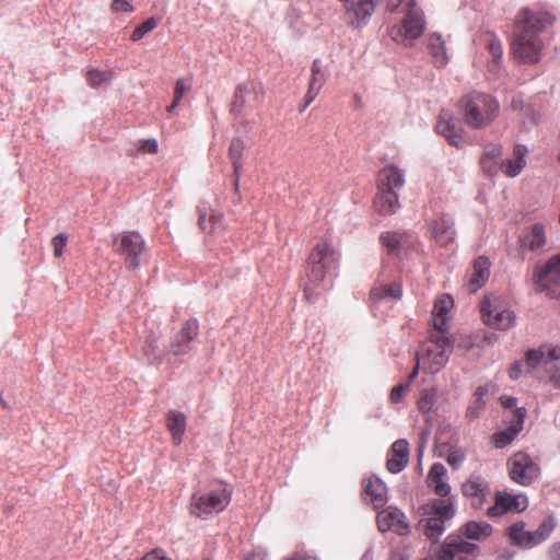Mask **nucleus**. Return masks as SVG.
<instances>
[{"instance_id": "1", "label": "nucleus", "mask_w": 560, "mask_h": 560, "mask_svg": "<svg viewBox=\"0 0 560 560\" xmlns=\"http://www.w3.org/2000/svg\"><path fill=\"white\" fill-rule=\"evenodd\" d=\"M555 21V15L548 11L523 9L515 20L516 34L511 44L513 58L521 63L539 61L542 50L539 33L552 26Z\"/></svg>"}, {"instance_id": "2", "label": "nucleus", "mask_w": 560, "mask_h": 560, "mask_svg": "<svg viewBox=\"0 0 560 560\" xmlns=\"http://www.w3.org/2000/svg\"><path fill=\"white\" fill-rule=\"evenodd\" d=\"M387 8L390 11L401 8V11L405 12L401 24L395 25L390 31L392 38L406 47L412 46L425 28L423 13L416 0H388Z\"/></svg>"}, {"instance_id": "3", "label": "nucleus", "mask_w": 560, "mask_h": 560, "mask_svg": "<svg viewBox=\"0 0 560 560\" xmlns=\"http://www.w3.org/2000/svg\"><path fill=\"white\" fill-rule=\"evenodd\" d=\"M405 186V173L394 164L386 165L378 172L377 195L374 201L376 211L392 214L399 208L398 192Z\"/></svg>"}, {"instance_id": "4", "label": "nucleus", "mask_w": 560, "mask_h": 560, "mask_svg": "<svg viewBox=\"0 0 560 560\" xmlns=\"http://www.w3.org/2000/svg\"><path fill=\"white\" fill-rule=\"evenodd\" d=\"M231 500L228 485L215 481L209 487L196 490L190 499V513L196 517L207 518L223 511Z\"/></svg>"}, {"instance_id": "5", "label": "nucleus", "mask_w": 560, "mask_h": 560, "mask_svg": "<svg viewBox=\"0 0 560 560\" xmlns=\"http://www.w3.org/2000/svg\"><path fill=\"white\" fill-rule=\"evenodd\" d=\"M453 352L450 332L429 330L428 340L422 345L421 353L417 354L423 370L431 374L440 372L448 362Z\"/></svg>"}, {"instance_id": "6", "label": "nucleus", "mask_w": 560, "mask_h": 560, "mask_svg": "<svg viewBox=\"0 0 560 560\" xmlns=\"http://www.w3.org/2000/svg\"><path fill=\"white\" fill-rule=\"evenodd\" d=\"M465 122L475 129L491 124L499 114V103L491 95L472 92L460 103Z\"/></svg>"}, {"instance_id": "7", "label": "nucleus", "mask_w": 560, "mask_h": 560, "mask_svg": "<svg viewBox=\"0 0 560 560\" xmlns=\"http://www.w3.org/2000/svg\"><path fill=\"white\" fill-rule=\"evenodd\" d=\"M455 513V503L452 498L435 499L422 508L424 517L419 525L429 539L438 540L445 530V523L451 521Z\"/></svg>"}, {"instance_id": "8", "label": "nucleus", "mask_w": 560, "mask_h": 560, "mask_svg": "<svg viewBox=\"0 0 560 560\" xmlns=\"http://www.w3.org/2000/svg\"><path fill=\"white\" fill-rule=\"evenodd\" d=\"M482 322L494 329L508 330L515 323L514 313L498 296H487L480 302Z\"/></svg>"}, {"instance_id": "9", "label": "nucleus", "mask_w": 560, "mask_h": 560, "mask_svg": "<svg viewBox=\"0 0 560 560\" xmlns=\"http://www.w3.org/2000/svg\"><path fill=\"white\" fill-rule=\"evenodd\" d=\"M338 259V253L328 243H318L310 255V282L316 285L324 281L326 273L337 267Z\"/></svg>"}, {"instance_id": "10", "label": "nucleus", "mask_w": 560, "mask_h": 560, "mask_svg": "<svg viewBox=\"0 0 560 560\" xmlns=\"http://www.w3.org/2000/svg\"><path fill=\"white\" fill-rule=\"evenodd\" d=\"M553 529L555 521L552 517L544 520L536 530H526L525 524L517 522L509 528V537L514 545L529 549L544 542Z\"/></svg>"}, {"instance_id": "11", "label": "nucleus", "mask_w": 560, "mask_h": 560, "mask_svg": "<svg viewBox=\"0 0 560 560\" xmlns=\"http://www.w3.org/2000/svg\"><path fill=\"white\" fill-rule=\"evenodd\" d=\"M113 248L125 257L129 270H135L141 265L145 244L142 236L136 232H124L113 238Z\"/></svg>"}, {"instance_id": "12", "label": "nucleus", "mask_w": 560, "mask_h": 560, "mask_svg": "<svg viewBox=\"0 0 560 560\" xmlns=\"http://www.w3.org/2000/svg\"><path fill=\"white\" fill-rule=\"evenodd\" d=\"M535 283L539 291L549 296L560 298V253L535 271Z\"/></svg>"}, {"instance_id": "13", "label": "nucleus", "mask_w": 560, "mask_h": 560, "mask_svg": "<svg viewBox=\"0 0 560 560\" xmlns=\"http://www.w3.org/2000/svg\"><path fill=\"white\" fill-rule=\"evenodd\" d=\"M511 479L522 486H528L540 472L539 466L527 453L517 452L509 459Z\"/></svg>"}, {"instance_id": "14", "label": "nucleus", "mask_w": 560, "mask_h": 560, "mask_svg": "<svg viewBox=\"0 0 560 560\" xmlns=\"http://www.w3.org/2000/svg\"><path fill=\"white\" fill-rule=\"evenodd\" d=\"M560 360V347L558 346H544L539 349H533L526 353V364L530 369H536L542 365L545 371H553Z\"/></svg>"}, {"instance_id": "15", "label": "nucleus", "mask_w": 560, "mask_h": 560, "mask_svg": "<svg viewBox=\"0 0 560 560\" xmlns=\"http://www.w3.org/2000/svg\"><path fill=\"white\" fill-rule=\"evenodd\" d=\"M377 526L383 533L394 530L398 535H406L409 533V525L406 521L405 514L395 506H388L377 514Z\"/></svg>"}, {"instance_id": "16", "label": "nucleus", "mask_w": 560, "mask_h": 560, "mask_svg": "<svg viewBox=\"0 0 560 560\" xmlns=\"http://www.w3.org/2000/svg\"><path fill=\"white\" fill-rule=\"evenodd\" d=\"M436 130L452 145L459 147L465 142L464 129L460 122L447 110L441 112Z\"/></svg>"}, {"instance_id": "17", "label": "nucleus", "mask_w": 560, "mask_h": 560, "mask_svg": "<svg viewBox=\"0 0 560 560\" xmlns=\"http://www.w3.org/2000/svg\"><path fill=\"white\" fill-rule=\"evenodd\" d=\"M362 497L374 509H381L387 503V488L378 477H366L362 481Z\"/></svg>"}, {"instance_id": "18", "label": "nucleus", "mask_w": 560, "mask_h": 560, "mask_svg": "<svg viewBox=\"0 0 560 560\" xmlns=\"http://www.w3.org/2000/svg\"><path fill=\"white\" fill-rule=\"evenodd\" d=\"M345 8L346 15L353 26H360L374 12V0H339Z\"/></svg>"}, {"instance_id": "19", "label": "nucleus", "mask_w": 560, "mask_h": 560, "mask_svg": "<svg viewBox=\"0 0 560 560\" xmlns=\"http://www.w3.org/2000/svg\"><path fill=\"white\" fill-rule=\"evenodd\" d=\"M259 85L254 82H246L237 88L232 110L241 114L246 107H254L260 100Z\"/></svg>"}, {"instance_id": "20", "label": "nucleus", "mask_w": 560, "mask_h": 560, "mask_svg": "<svg viewBox=\"0 0 560 560\" xmlns=\"http://www.w3.org/2000/svg\"><path fill=\"white\" fill-rule=\"evenodd\" d=\"M463 492L470 498L475 509H481L490 490L488 482L482 477L474 475L463 485Z\"/></svg>"}, {"instance_id": "21", "label": "nucleus", "mask_w": 560, "mask_h": 560, "mask_svg": "<svg viewBox=\"0 0 560 560\" xmlns=\"http://www.w3.org/2000/svg\"><path fill=\"white\" fill-rule=\"evenodd\" d=\"M198 335V324L196 320L187 322L182 330L176 335L171 345V352L174 355H183L188 353L192 347L191 342Z\"/></svg>"}, {"instance_id": "22", "label": "nucleus", "mask_w": 560, "mask_h": 560, "mask_svg": "<svg viewBox=\"0 0 560 560\" xmlns=\"http://www.w3.org/2000/svg\"><path fill=\"white\" fill-rule=\"evenodd\" d=\"M199 226L208 234H217L223 231L224 224L222 215L215 212L210 205L203 202L198 207Z\"/></svg>"}, {"instance_id": "23", "label": "nucleus", "mask_w": 560, "mask_h": 560, "mask_svg": "<svg viewBox=\"0 0 560 560\" xmlns=\"http://www.w3.org/2000/svg\"><path fill=\"white\" fill-rule=\"evenodd\" d=\"M431 237L440 246H446L455 240L456 231L452 218L443 215L434 221L430 229Z\"/></svg>"}, {"instance_id": "24", "label": "nucleus", "mask_w": 560, "mask_h": 560, "mask_svg": "<svg viewBox=\"0 0 560 560\" xmlns=\"http://www.w3.org/2000/svg\"><path fill=\"white\" fill-rule=\"evenodd\" d=\"M502 164L503 158L501 145L495 143L487 145L480 158L482 171L490 176H494L502 170Z\"/></svg>"}, {"instance_id": "25", "label": "nucleus", "mask_w": 560, "mask_h": 560, "mask_svg": "<svg viewBox=\"0 0 560 560\" xmlns=\"http://www.w3.org/2000/svg\"><path fill=\"white\" fill-rule=\"evenodd\" d=\"M409 460V444L406 440L400 439L393 443L390 456L387 459V468L393 474L400 472Z\"/></svg>"}, {"instance_id": "26", "label": "nucleus", "mask_w": 560, "mask_h": 560, "mask_svg": "<svg viewBox=\"0 0 560 560\" xmlns=\"http://www.w3.org/2000/svg\"><path fill=\"white\" fill-rule=\"evenodd\" d=\"M452 306L453 300L448 295H443L436 300L432 310V327L430 330H443L444 332H450L447 322Z\"/></svg>"}, {"instance_id": "27", "label": "nucleus", "mask_w": 560, "mask_h": 560, "mask_svg": "<svg viewBox=\"0 0 560 560\" xmlns=\"http://www.w3.org/2000/svg\"><path fill=\"white\" fill-rule=\"evenodd\" d=\"M447 470L443 464L435 463L432 465L429 475L428 483L434 490L435 494L444 498L451 492V487L446 482Z\"/></svg>"}, {"instance_id": "28", "label": "nucleus", "mask_w": 560, "mask_h": 560, "mask_svg": "<svg viewBox=\"0 0 560 560\" xmlns=\"http://www.w3.org/2000/svg\"><path fill=\"white\" fill-rule=\"evenodd\" d=\"M528 150L523 144H516L513 150V158L504 160L502 164V172L508 177H516L526 165V155Z\"/></svg>"}, {"instance_id": "29", "label": "nucleus", "mask_w": 560, "mask_h": 560, "mask_svg": "<svg viewBox=\"0 0 560 560\" xmlns=\"http://www.w3.org/2000/svg\"><path fill=\"white\" fill-rule=\"evenodd\" d=\"M441 395L439 388L434 385H422L419 392L418 408L424 413H433L439 409V399Z\"/></svg>"}, {"instance_id": "30", "label": "nucleus", "mask_w": 560, "mask_h": 560, "mask_svg": "<svg viewBox=\"0 0 560 560\" xmlns=\"http://www.w3.org/2000/svg\"><path fill=\"white\" fill-rule=\"evenodd\" d=\"M520 245L522 248L530 250H540L546 245L545 229L541 224L536 223L532 229L520 237Z\"/></svg>"}, {"instance_id": "31", "label": "nucleus", "mask_w": 560, "mask_h": 560, "mask_svg": "<svg viewBox=\"0 0 560 560\" xmlns=\"http://www.w3.org/2000/svg\"><path fill=\"white\" fill-rule=\"evenodd\" d=\"M490 261L488 258L480 256L474 261L472 273L469 279L470 291L481 288L489 279Z\"/></svg>"}, {"instance_id": "32", "label": "nucleus", "mask_w": 560, "mask_h": 560, "mask_svg": "<svg viewBox=\"0 0 560 560\" xmlns=\"http://www.w3.org/2000/svg\"><path fill=\"white\" fill-rule=\"evenodd\" d=\"M428 48L436 67H444L448 62L445 43L440 34L429 36Z\"/></svg>"}, {"instance_id": "33", "label": "nucleus", "mask_w": 560, "mask_h": 560, "mask_svg": "<svg viewBox=\"0 0 560 560\" xmlns=\"http://www.w3.org/2000/svg\"><path fill=\"white\" fill-rule=\"evenodd\" d=\"M245 149V144L242 139L234 138L231 141L230 148H229V156L233 166V173H234V186L235 189H238V180L241 175V168H242V156Z\"/></svg>"}, {"instance_id": "34", "label": "nucleus", "mask_w": 560, "mask_h": 560, "mask_svg": "<svg viewBox=\"0 0 560 560\" xmlns=\"http://www.w3.org/2000/svg\"><path fill=\"white\" fill-rule=\"evenodd\" d=\"M167 428L175 444H179L186 430V418L182 412L171 411L167 417Z\"/></svg>"}, {"instance_id": "35", "label": "nucleus", "mask_w": 560, "mask_h": 560, "mask_svg": "<svg viewBox=\"0 0 560 560\" xmlns=\"http://www.w3.org/2000/svg\"><path fill=\"white\" fill-rule=\"evenodd\" d=\"M462 533L468 539L481 540L491 535L492 528L485 522H468Z\"/></svg>"}, {"instance_id": "36", "label": "nucleus", "mask_w": 560, "mask_h": 560, "mask_svg": "<svg viewBox=\"0 0 560 560\" xmlns=\"http://www.w3.org/2000/svg\"><path fill=\"white\" fill-rule=\"evenodd\" d=\"M371 296L373 300H385L397 301L401 296L400 285L393 284H380L371 290Z\"/></svg>"}, {"instance_id": "37", "label": "nucleus", "mask_w": 560, "mask_h": 560, "mask_svg": "<svg viewBox=\"0 0 560 560\" xmlns=\"http://www.w3.org/2000/svg\"><path fill=\"white\" fill-rule=\"evenodd\" d=\"M381 241L389 254H396L406 246L407 236L398 233H384L381 235Z\"/></svg>"}, {"instance_id": "38", "label": "nucleus", "mask_w": 560, "mask_h": 560, "mask_svg": "<svg viewBox=\"0 0 560 560\" xmlns=\"http://www.w3.org/2000/svg\"><path fill=\"white\" fill-rule=\"evenodd\" d=\"M505 499H511V495L508 493H498L494 505L488 509V515L495 517L513 511V503Z\"/></svg>"}, {"instance_id": "39", "label": "nucleus", "mask_w": 560, "mask_h": 560, "mask_svg": "<svg viewBox=\"0 0 560 560\" xmlns=\"http://www.w3.org/2000/svg\"><path fill=\"white\" fill-rule=\"evenodd\" d=\"M311 70L312 77L308 89H315V91L320 92L324 83L326 82V73L323 70L322 62L319 60H314Z\"/></svg>"}, {"instance_id": "40", "label": "nucleus", "mask_w": 560, "mask_h": 560, "mask_svg": "<svg viewBox=\"0 0 560 560\" xmlns=\"http://www.w3.org/2000/svg\"><path fill=\"white\" fill-rule=\"evenodd\" d=\"M485 45L492 57V67H494L502 57V45L500 40L491 34L486 35Z\"/></svg>"}, {"instance_id": "41", "label": "nucleus", "mask_w": 560, "mask_h": 560, "mask_svg": "<svg viewBox=\"0 0 560 560\" xmlns=\"http://www.w3.org/2000/svg\"><path fill=\"white\" fill-rule=\"evenodd\" d=\"M190 82L186 79H179L177 80L174 89V101L172 104L167 107V112L172 113L180 103L182 97L184 94L190 90Z\"/></svg>"}, {"instance_id": "42", "label": "nucleus", "mask_w": 560, "mask_h": 560, "mask_svg": "<svg viewBox=\"0 0 560 560\" xmlns=\"http://www.w3.org/2000/svg\"><path fill=\"white\" fill-rule=\"evenodd\" d=\"M89 84L93 88L107 84L112 81V73L98 69H91L88 72Z\"/></svg>"}, {"instance_id": "43", "label": "nucleus", "mask_w": 560, "mask_h": 560, "mask_svg": "<svg viewBox=\"0 0 560 560\" xmlns=\"http://www.w3.org/2000/svg\"><path fill=\"white\" fill-rule=\"evenodd\" d=\"M158 25V21L154 18H150L143 23H141L138 27L135 28V31L131 34V40L138 42L140 40L145 34L154 30Z\"/></svg>"}, {"instance_id": "44", "label": "nucleus", "mask_w": 560, "mask_h": 560, "mask_svg": "<svg viewBox=\"0 0 560 560\" xmlns=\"http://www.w3.org/2000/svg\"><path fill=\"white\" fill-rule=\"evenodd\" d=\"M526 417L525 408H515L513 411V419L509 425V429L512 430L516 435L523 430L524 420Z\"/></svg>"}, {"instance_id": "45", "label": "nucleus", "mask_w": 560, "mask_h": 560, "mask_svg": "<svg viewBox=\"0 0 560 560\" xmlns=\"http://www.w3.org/2000/svg\"><path fill=\"white\" fill-rule=\"evenodd\" d=\"M515 436L516 434L508 428L506 430L493 435V443L495 447L503 448L509 445L515 439Z\"/></svg>"}, {"instance_id": "46", "label": "nucleus", "mask_w": 560, "mask_h": 560, "mask_svg": "<svg viewBox=\"0 0 560 560\" xmlns=\"http://www.w3.org/2000/svg\"><path fill=\"white\" fill-rule=\"evenodd\" d=\"M485 406H486L485 400H477L472 397V400L470 401V404L467 407L466 417L469 420H474V419L478 418L481 410L485 408Z\"/></svg>"}, {"instance_id": "47", "label": "nucleus", "mask_w": 560, "mask_h": 560, "mask_svg": "<svg viewBox=\"0 0 560 560\" xmlns=\"http://www.w3.org/2000/svg\"><path fill=\"white\" fill-rule=\"evenodd\" d=\"M455 553L462 552V553H471L476 549V545L467 542L460 538L450 540Z\"/></svg>"}, {"instance_id": "48", "label": "nucleus", "mask_w": 560, "mask_h": 560, "mask_svg": "<svg viewBox=\"0 0 560 560\" xmlns=\"http://www.w3.org/2000/svg\"><path fill=\"white\" fill-rule=\"evenodd\" d=\"M67 235L63 233H60L52 238L51 244L54 247V255L56 257H60L62 255L63 248L67 245Z\"/></svg>"}, {"instance_id": "49", "label": "nucleus", "mask_w": 560, "mask_h": 560, "mask_svg": "<svg viewBox=\"0 0 560 560\" xmlns=\"http://www.w3.org/2000/svg\"><path fill=\"white\" fill-rule=\"evenodd\" d=\"M508 500L513 503V511L515 512L524 511L528 505V500L523 494L511 495V499Z\"/></svg>"}, {"instance_id": "50", "label": "nucleus", "mask_w": 560, "mask_h": 560, "mask_svg": "<svg viewBox=\"0 0 560 560\" xmlns=\"http://www.w3.org/2000/svg\"><path fill=\"white\" fill-rule=\"evenodd\" d=\"M465 459V454L462 450H453L447 456V463L453 467H458Z\"/></svg>"}, {"instance_id": "51", "label": "nucleus", "mask_w": 560, "mask_h": 560, "mask_svg": "<svg viewBox=\"0 0 560 560\" xmlns=\"http://www.w3.org/2000/svg\"><path fill=\"white\" fill-rule=\"evenodd\" d=\"M455 557L454 548L448 541L439 551L436 560H453Z\"/></svg>"}, {"instance_id": "52", "label": "nucleus", "mask_w": 560, "mask_h": 560, "mask_svg": "<svg viewBox=\"0 0 560 560\" xmlns=\"http://www.w3.org/2000/svg\"><path fill=\"white\" fill-rule=\"evenodd\" d=\"M112 9L115 12H132V5L126 0H114L112 2Z\"/></svg>"}, {"instance_id": "53", "label": "nucleus", "mask_w": 560, "mask_h": 560, "mask_svg": "<svg viewBox=\"0 0 560 560\" xmlns=\"http://www.w3.org/2000/svg\"><path fill=\"white\" fill-rule=\"evenodd\" d=\"M158 141L155 139L143 140L140 144V150L144 153H155L158 151Z\"/></svg>"}, {"instance_id": "54", "label": "nucleus", "mask_w": 560, "mask_h": 560, "mask_svg": "<svg viewBox=\"0 0 560 560\" xmlns=\"http://www.w3.org/2000/svg\"><path fill=\"white\" fill-rule=\"evenodd\" d=\"M478 339H479V334L475 335V336L465 337L458 343V347L465 349L466 351H468L472 347H475V345L477 343Z\"/></svg>"}, {"instance_id": "55", "label": "nucleus", "mask_w": 560, "mask_h": 560, "mask_svg": "<svg viewBox=\"0 0 560 560\" xmlns=\"http://www.w3.org/2000/svg\"><path fill=\"white\" fill-rule=\"evenodd\" d=\"M142 560H172L171 558L166 557L165 552L162 550H152L148 552Z\"/></svg>"}, {"instance_id": "56", "label": "nucleus", "mask_w": 560, "mask_h": 560, "mask_svg": "<svg viewBox=\"0 0 560 560\" xmlns=\"http://www.w3.org/2000/svg\"><path fill=\"white\" fill-rule=\"evenodd\" d=\"M319 92L315 91V89H308L305 95L304 104L301 106L300 112H304L316 98Z\"/></svg>"}, {"instance_id": "57", "label": "nucleus", "mask_w": 560, "mask_h": 560, "mask_svg": "<svg viewBox=\"0 0 560 560\" xmlns=\"http://www.w3.org/2000/svg\"><path fill=\"white\" fill-rule=\"evenodd\" d=\"M546 373L549 375V380L552 385L556 388H560V365L558 364L553 371H546Z\"/></svg>"}, {"instance_id": "58", "label": "nucleus", "mask_w": 560, "mask_h": 560, "mask_svg": "<svg viewBox=\"0 0 560 560\" xmlns=\"http://www.w3.org/2000/svg\"><path fill=\"white\" fill-rule=\"evenodd\" d=\"M407 387L404 384L395 386L390 392V399L393 402H398Z\"/></svg>"}, {"instance_id": "59", "label": "nucleus", "mask_w": 560, "mask_h": 560, "mask_svg": "<svg viewBox=\"0 0 560 560\" xmlns=\"http://www.w3.org/2000/svg\"><path fill=\"white\" fill-rule=\"evenodd\" d=\"M490 386L489 385H482L476 388L474 393V398L477 400H483L485 396L489 394Z\"/></svg>"}, {"instance_id": "60", "label": "nucleus", "mask_w": 560, "mask_h": 560, "mask_svg": "<svg viewBox=\"0 0 560 560\" xmlns=\"http://www.w3.org/2000/svg\"><path fill=\"white\" fill-rule=\"evenodd\" d=\"M480 337L482 341L487 345H493L499 339V336L494 332H482L481 335H479V338Z\"/></svg>"}, {"instance_id": "61", "label": "nucleus", "mask_w": 560, "mask_h": 560, "mask_svg": "<svg viewBox=\"0 0 560 560\" xmlns=\"http://www.w3.org/2000/svg\"><path fill=\"white\" fill-rule=\"evenodd\" d=\"M523 364L522 362H515L510 369V377L517 380L521 376Z\"/></svg>"}, {"instance_id": "62", "label": "nucleus", "mask_w": 560, "mask_h": 560, "mask_svg": "<svg viewBox=\"0 0 560 560\" xmlns=\"http://www.w3.org/2000/svg\"><path fill=\"white\" fill-rule=\"evenodd\" d=\"M500 402L504 408H514L516 406V398L512 396H501Z\"/></svg>"}, {"instance_id": "63", "label": "nucleus", "mask_w": 560, "mask_h": 560, "mask_svg": "<svg viewBox=\"0 0 560 560\" xmlns=\"http://www.w3.org/2000/svg\"><path fill=\"white\" fill-rule=\"evenodd\" d=\"M421 361L420 359H417V364L413 369V371L409 374L408 378H407V382L406 384H404L407 388L410 386V384L415 381V378L418 376V373H419V366H420Z\"/></svg>"}, {"instance_id": "64", "label": "nucleus", "mask_w": 560, "mask_h": 560, "mask_svg": "<svg viewBox=\"0 0 560 560\" xmlns=\"http://www.w3.org/2000/svg\"><path fill=\"white\" fill-rule=\"evenodd\" d=\"M549 555L552 560H560V542H555L550 547Z\"/></svg>"}]
</instances>
